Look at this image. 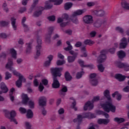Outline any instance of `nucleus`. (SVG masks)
I'll use <instances>...</instances> for the list:
<instances>
[{
  "label": "nucleus",
  "instance_id": "1",
  "mask_svg": "<svg viewBox=\"0 0 129 129\" xmlns=\"http://www.w3.org/2000/svg\"><path fill=\"white\" fill-rule=\"evenodd\" d=\"M14 66V62L12 58H9L7 63L6 64V69H9L10 71H11L13 73L14 75L15 76H18L19 77V80L16 82V86L17 87H21L22 86V82H26V79L21 73L18 72L14 69L13 67Z\"/></svg>",
  "mask_w": 129,
  "mask_h": 129
},
{
  "label": "nucleus",
  "instance_id": "2",
  "mask_svg": "<svg viewBox=\"0 0 129 129\" xmlns=\"http://www.w3.org/2000/svg\"><path fill=\"white\" fill-rule=\"evenodd\" d=\"M104 96L107 98L108 101L104 104H101L102 108L106 111V112H115L116 108L114 105L112 104V100L110 97V94L109 90H106L103 92Z\"/></svg>",
  "mask_w": 129,
  "mask_h": 129
},
{
  "label": "nucleus",
  "instance_id": "3",
  "mask_svg": "<svg viewBox=\"0 0 129 129\" xmlns=\"http://www.w3.org/2000/svg\"><path fill=\"white\" fill-rule=\"evenodd\" d=\"M63 70V68H52L51 69V72L53 75V83L52 84V88H59L60 87V83L57 79V76L60 77L61 76V72Z\"/></svg>",
  "mask_w": 129,
  "mask_h": 129
},
{
  "label": "nucleus",
  "instance_id": "4",
  "mask_svg": "<svg viewBox=\"0 0 129 129\" xmlns=\"http://www.w3.org/2000/svg\"><path fill=\"white\" fill-rule=\"evenodd\" d=\"M99 99V96H97L94 97L91 101H89L85 103V105L84 106V109L85 110H91V109H93V107H94L93 103L96 102V101H98Z\"/></svg>",
  "mask_w": 129,
  "mask_h": 129
},
{
  "label": "nucleus",
  "instance_id": "5",
  "mask_svg": "<svg viewBox=\"0 0 129 129\" xmlns=\"http://www.w3.org/2000/svg\"><path fill=\"white\" fill-rule=\"evenodd\" d=\"M86 117L88 118H94L95 117H96V115L94 114H92L91 113H85L82 115H78L77 118L74 119V122H81L82 118H85Z\"/></svg>",
  "mask_w": 129,
  "mask_h": 129
},
{
  "label": "nucleus",
  "instance_id": "6",
  "mask_svg": "<svg viewBox=\"0 0 129 129\" xmlns=\"http://www.w3.org/2000/svg\"><path fill=\"white\" fill-rule=\"evenodd\" d=\"M42 49V40L40 37H37L36 45V54L34 56L35 59L39 58L41 56V49Z\"/></svg>",
  "mask_w": 129,
  "mask_h": 129
},
{
  "label": "nucleus",
  "instance_id": "7",
  "mask_svg": "<svg viewBox=\"0 0 129 129\" xmlns=\"http://www.w3.org/2000/svg\"><path fill=\"white\" fill-rule=\"evenodd\" d=\"M84 13H85V10H78L75 11L71 18L72 22L74 24H78V19H77V16H80V15H82Z\"/></svg>",
  "mask_w": 129,
  "mask_h": 129
},
{
  "label": "nucleus",
  "instance_id": "8",
  "mask_svg": "<svg viewBox=\"0 0 129 129\" xmlns=\"http://www.w3.org/2000/svg\"><path fill=\"white\" fill-rule=\"evenodd\" d=\"M69 18V16H68V14H63L62 15L61 18H58L57 19V23L59 24L60 23V26L61 27H66V26H67L69 25V23L68 22H64V21H67L68 19Z\"/></svg>",
  "mask_w": 129,
  "mask_h": 129
},
{
  "label": "nucleus",
  "instance_id": "9",
  "mask_svg": "<svg viewBox=\"0 0 129 129\" xmlns=\"http://www.w3.org/2000/svg\"><path fill=\"white\" fill-rule=\"evenodd\" d=\"M52 2L54 3V4L55 6H59V5H61L63 3V0H49V1L46 2L45 6V10L52 8V4H51Z\"/></svg>",
  "mask_w": 129,
  "mask_h": 129
},
{
  "label": "nucleus",
  "instance_id": "10",
  "mask_svg": "<svg viewBox=\"0 0 129 129\" xmlns=\"http://www.w3.org/2000/svg\"><path fill=\"white\" fill-rule=\"evenodd\" d=\"M106 53H107V50H103L100 52V56L98 57L97 62L99 64L100 63H102L106 60Z\"/></svg>",
  "mask_w": 129,
  "mask_h": 129
},
{
  "label": "nucleus",
  "instance_id": "11",
  "mask_svg": "<svg viewBox=\"0 0 129 129\" xmlns=\"http://www.w3.org/2000/svg\"><path fill=\"white\" fill-rule=\"evenodd\" d=\"M69 53H71V55H73V56H69L68 57V61L69 63H72L75 61V59H76V57H77V55H78V52H75L74 51L71 50L69 51Z\"/></svg>",
  "mask_w": 129,
  "mask_h": 129
},
{
  "label": "nucleus",
  "instance_id": "12",
  "mask_svg": "<svg viewBox=\"0 0 129 129\" xmlns=\"http://www.w3.org/2000/svg\"><path fill=\"white\" fill-rule=\"evenodd\" d=\"M126 46H127V39L125 37H123L121 39L120 43H119V48L124 49L126 48Z\"/></svg>",
  "mask_w": 129,
  "mask_h": 129
},
{
  "label": "nucleus",
  "instance_id": "13",
  "mask_svg": "<svg viewBox=\"0 0 129 129\" xmlns=\"http://www.w3.org/2000/svg\"><path fill=\"white\" fill-rule=\"evenodd\" d=\"M53 31H54V27H50L48 28V33L45 35V40L46 42H49L50 40V38H51V35H52V33H53Z\"/></svg>",
  "mask_w": 129,
  "mask_h": 129
},
{
  "label": "nucleus",
  "instance_id": "14",
  "mask_svg": "<svg viewBox=\"0 0 129 129\" xmlns=\"http://www.w3.org/2000/svg\"><path fill=\"white\" fill-rule=\"evenodd\" d=\"M78 62L81 67H88V68H90V69H93V68H94V66L93 64H89L87 66L84 64V61L82 59H79Z\"/></svg>",
  "mask_w": 129,
  "mask_h": 129
},
{
  "label": "nucleus",
  "instance_id": "15",
  "mask_svg": "<svg viewBox=\"0 0 129 129\" xmlns=\"http://www.w3.org/2000/svg\"><path fill=\"white\" fill-rule=\"evenodd\" d=\"M12 113H14V116H16L17 115V113H16V111L12 110L10 112V117H9V119H10L11 121H12L13 122H14L15 124H18V121H17V119L15 118V117L13 118V114Z\"/></svg>",
  "mask_w": 129,
  "mask_h": 129
},
{
  "label": "nucleus",
  "instance_id": "16",
  "mask_svg": "<svg viewBox=\"0 0 129 129\" xmlns=\"http://www.w3.org/2000/svg\"><path fill=\"white\" fill-rule=\"evenodd\" d=\"M11 25L14 31H17L18 30V25L16 23L17 19L15 17H12L11 19Z\"/></svg>",
  "mask_w": 129,
  "mask_h": 129
},
{
  "label": "nucleus",
  "instance_id": "17",
  "mask_svg": "<svg viewBox=\"0 0 129 129\" xmlns=\"http://www.w3.org/2000/svg\"><path fill=\"white\" fill-rule=\"evenodd\" d=\"M84 21L86 24H91L93 22V20L92 19V16H85L83 18Z\"/></svg>",
  "mask_w": 129,
  "mask_h": 129
},
{
  "label": "nucleus",
  "instance_id": "18",
  "mask_svg": "<svg viewBox=\"0 0 129 129\" xmlns=\"http://www.w3.org/2000/svg\"><path fill=\"white\" fill-rule=\"evenodd\" d=\"M8 52L11 54L13 59H17V51L14 48H10L8 50Z\"/></svg>",
  "mask_w": 129,
  "mask_h": 129
},
{
  "label": "nucleus",
  "instance_id": "19",
  "mask_svg": "<svg viewBox=\"0 0 129 129\" xmlns=\"http://www.w3.org/2000/svg\"><path fill=\"white\" fill-rule=\"evenodd\" d=\"M1 89L3 91H0V94H2L3 92V93H6L7 91H9V89L7 88V86L4 83H2L1 84Z\"/></svg>",
  "mask_w": 129,
  "mask_h": 129
},
{
  "label": "nucleus",
  "instance_id": "20",
  "mask_svg": "<svg viewBox=\"0 0 129 129\" xmlns=\"http://www.w3.org/2000/svg\"><path fill=\"white\" fill-rule=\"evenodd\" d=\"M46 97H41L39 98V104L40 106H45L46 105Z\"/></svg>",
  "mask_w": 129,
  "mask_h": 129
},
{
  "label": "nucleus",
  "instance_id": "21",
  "mask_svg": "<svg viewBox=\"0 0 129 129\" xmlns=\"http://www.w3.org/2000/svg\"><path fill=\"white\" fill-rule=\"evenodd\" d=\"M109 121H110L109 119H99L98 120L99 124H107Z\"/></svg>",
  "mask_w": 129,
  "mask_h": 129
},
{
  "label": "nucleus",
  "instance_id": "22",
  "mask_svg": "<svg viewBox=\"0 0 129 129\" xmlns=\"http://www.w3.org/2000/svg\"><path fill=\"white\" fill-rule=\"evenodd\" d=\"M81 52L82 54H81V57H87V51H86V48L85 47H82L81 48Z\"/></svg>",
  "mask_w": 129,
  "mask_h": 129
},
{
  "label": "nucleus",
  "instance_id": "23",
  "mask_svg": "<svg viewBox=\"0 0 129 129\" xmlns=\"http://www.w3.org/2000/svg\"><path fill=\"white\" fill-rule=\"evenodd\" d=\"M22 103H23V104H27L29 101V97H28V95L27 94H22Z\"/></svg>",
  "mask_w": 129,
  "mask_h": 129
},
{
  "label": "nucleus",
  "instance_id": "24",
  "mask_svg": "<svg viewBox=\"0 0 129 129\" xmlns=\"http://www.w3.org/2000/svg\"><path fill=\"white\" fill-rule=\"evenodd\" d=\"M115 78L119 81H123L125 79V76H122L120 74H117L115 75Z\"/></svg>",
  "mask_w": 129,
  "mask_h": 129
},
{
  "label": "nucleus",
  "instance_id": "25",
  "mask_svg": "<svg viewBox=\"0 0 129 129\" xmlns=\"http://www.w3.org/2000/svg\"><path fill=\"white\" fill-rule=\"evenodd\" d=\"M26 46V53L30 54V53L32 52V43L30 42L29 43H27Z\"/></svg>",
  "mask_w": 129,
  "mask_h": 129
},
{
  "label": "nucleus",
  "instance_id": "26",
  "mask_svg": "<svg viewBox=\"0 0 129 129\" xmlns=\"http://www.w3.org/2000/svg\"><path fill=\"white\" fill-rule=\"evenodd\" d=\"M112 97H115V96H116V99L118 101L121 100V95L118 93V92H115L112 94Z\"/></svg>",
  "mask_w": 129,
  "mask_h": 129
},
{
  "label": "nucleus",
  "instance_id": "27",
  "mask_svg": "<svg viewBox=\"0 0 129 129\" xmlns=\"http://www.w3.org/2000/svg\"><path fill=\"white\" fill-rule=\"evenodd\" d=\"M114 64L116 67H117L118 68H124V65L125 64L119 61H116Z\"/></svg>",
  "mask_w": 129,
  "mask_h": 129
},
{
  "label": "nucleus",
  "instance_id": "28",
  "mask_svg": "<svg viewBox=\"0 0 129 129\" xmlns=\"http://www.w3.org/2000/svg\"><path fill=\"white\" fill-rule=\"evenodd\" d=\"M117 55L120 59H122V58H124L125 56V52L122 50H120L117 52Z\"/></svg>",
  "mask_w": 129,
  "mask_h": 129
},
{
  "label": "nucleus",
  "instance_id": "29",
  "mask_svg": "<svg viewBox=\"0 0 129 129\" xmlns=\"http://www.w3.org/2000/svg\"><path fill=\"white\" fill-rule=\"evenodd\" d=\"M64 77L66 78V80L67 81H70L71 79H72V77L71 75H70V74L68 73V72H67L64 74Z\"/></svg>",
  "mask_w": 129,
  "mask_h": 129
},
{
  "label": "nucleus",
  "instance_id": "30",
  "mask_svg": "<svg viewBox=\"0 0 129 129\" xmlns=\"http://www.w3.org/2000/svg\"><path fill=\"white\" fill-rule=\"evenodd\" d=\"M14 91L15 89L14 88H12L10 91V97L11 101H14V100H15V97H14V96H13V94L14 93Z\"/></svg>",
  "mask_w": 129,
  "mask_h": 129
},
{
  "label": "nucleus",
  "instance_id": "31",
  "mask_svg": "<svg viewBox=\"0 0 129 129\" xmlns=\"http://www.w3.org/2000/svg\"><path fill=\"white\" fill-rule=\"evenodd\" d=\"M65 92H67V87L66 86H63L59 91V94L60 95H65Z\"/></svg>",
  "mask_w": 129,
  "mask_h": 129
},
{
  "label": "nucleus",
  "instance_id": "32",
  "mask_svg": "<svg viewBox=\"0 0 129 129\" xmlns=\"http://www.w3.org/2000/svg\"><path fill=\"white\" fill-rule=\"evenodd\" d=\"M33 111L32 110L29 109L27 111V118H32L33 117Z\"/></svg>",
  "mask_w": 129,
  "mask_h": 129
},
{
  "label": "nucleus",
  "instance_id": "33",
  "mask_svg": "<svg viewBox=\"0 0 129 129\" xmlns=\"http://www.w3.org/2000/svg\"><path fill=\"white\" fill-rule=\"evenodd\" d=\"M85 45H89V46H91V45H93L94 44V41L90 40V39H87L84 41Z\"/></svg>",
  "mask_w": 129,
  "mask_h": 129
},
{
  "label": "nucleus",
  "instance_id": "34",
  "mask_svg": "<svg viewBox=\"0 0 129 129\" xmlns=\"http://www.w3.org/2000/svg\"><path fill=\"white\" fill-rule=\"evenodd\" d=\"M94 13L97 15V16H104V15H105V12H104V11H103V10H100L99 11H95Z\"/></svg>",
  "mask_w": 129,
  "mask_h": 129
},
{
  "label": "nucleus",
  "instance_id": "35",
  "mask_svg": "<svg viewBox=\"0 0 129 129\" xmlns=\"http://www.w3.org/2000/svg\"><path fill=\"white\" fill-rule=\"evenodd\" d=\"M90 83H91L93 86H96V85L98 84V81L96 79L90 80Z\"/></svg>",
  "mask_w": 129,
  "mask_h": 129
},
{
  "label": "nucleus",
  "instance_id": "36",
  "mask_svg": "<svg viewBox=\"0 0 129 129\" xmlns=\"http://www.w3.org/2000/svg\"><path fill=\"white\" fill-rule=\"evenodd\" d=\"M72 3H66L64 5V9L66 10H69V9H71V8L72 7Z\"/></svg>",
  "mask_w": 129,
  "mask_h": 129
},
{
  "label": "nucleus",
  "instance_id": "37",
  "mask_svg": "<svg viewBox=\"0 0 129 129\" xmlns=\"http://www.w3.org/2000/svg\"><path fill=\"white\" fill-rule=\"evenodd\" d=\"M114 121H116V122H118V123H121V122H123L124 121V119L123 118H118V117H115L114 119Z\"/></svg>",
  "mask_w": 129,
  "mask_h": 129
},
{
  "label": "nucleus",
  "instance_id": "38",
  "mask_svg": "<svg viewBox=\"0 0 129 129\" xmlns=\"http://www.w3.org/2000/svg\"><path fill=\"white\" fill-rule=\"evenodd\" d=\"M115 30H116V31H117V32L120 33V34H121V35H123V34L124 33V31L123 30V29H122V28H121L119 26L116 27Z\"/></svg>",
  "mask_w": 129,
  "mask_h": 129
},
{
  "label": "nucleus",
  "instance_id": "39",
  "mask_svg": "<svg viewBox=\"0 0 129 129\" xmlns=\"http://www.w3.org/2000/svg\"><path fill=\"white\" fill-rule=\"evenodd\" d=\"M97 114H103V115H104L105 117L106 118H108L109 117V115L107 114V113H105L102 111H98L97 112Z\"/></svg>",
  "mask_w": 129,
  "mask_h": 129
},
{
  "label": "nucleus",
  "instance_id": "40",
  "mask_svg": "<svg viewBox=\"0 0 129 129\" xmlns=\"http://www.w3.org/2000/svg\"><path fill=\"white\" fill-rule=\"evenodd\" d=\"M67 45H68V47L64 48V50L66 51H70V50H72V49H73L72 45H71V44H70V42L67 41Z\"/></svg>",
  "mask_w": 129,
  "mask_h": 129
},
{
  "label": "nucleus",
  "instance_id": "41",
  "mask_svg": "<svg viewBox=\"0 0 129 129\" xmlns=\"http://www.w3.org/2000/svg\"><path fill=\"white\" fill-rule=\"evenodd\" d=\"M66 61L64 60V59H58L56 61V65L57 66H61V65H63V64H65Z\"/></svg>",
  "mask_w": 129,
  "mask_h": 129
},
{
  "label": "nucleus",
  "instance_id": "42",
  "mask_svg": "<svg viewBox=\"0 0 129 129\" xmlns=\"http://www.w3.org/2000/svg\"><path fill=\"white\" fill-rule=\"evenodd\" d=\"M10 78H12V74L10 73L9 72H7L5 73V79L6 80H9Z\"/></svg>",
  "mask_w": 129,
  "mask_h": 129
},
{
  "label": "nucleus",
  "instance_id": "43",
  "mask_svg": "<svg viewBox=\"0 0 129 129\" xmlns=\"http://www.w3.org/2000/svg\"><path fill=\"white\" fill-rule=\"evenodd\" d=\"M122 7L124 9H126V10H129V4L126 2H122Z\"/></svg>",
  "mask_w": 129,
  "mask_h": 129
},
{
  "label": "nucleus",
  "instance_id": "44",
  "mask_svg": "<svg viewBox=\"0 0 129 129\" xmlns=\"http://www.w3.org/2000/svg\"><path fill=\"white\" fill-rule=\"evenodd\" d=\"M26 17H23L22 20V24L25 30L26 29H28V25L25 24V22H26Z\"/></svg>",
  "mask_w": 129,
  "mask_h": 129
},
{
  "label": "nucleus",
  "instance_id": "45",
  "mask_svg": "<svg viewBox=\"0 0 129 129\" xmlns=\"http://www.w3.org/2000/svg\"><path fill=\"white\" fill-rule=\"evenodd\" d=\"M84 74V72H79L76 75V78L77 79H80L82 77V75Z\"/></svg>",
  "mask_w": 129,
  "mask_h": 129
},
{
  "label": "nucleus",
  "instance_id": "46",
  "mask_svg": "<svg viewBox=\"0 0 129 129\" xmlns=\"http://www.w3.org/2000/svg\"><path fill=\"white\" fill-rule=\"evenodd\" d=\"M104 69V67L102 64L98 65V69L100 72H103Z\"/></svg>",
  "mask_w": 129,
  "mask_h": 129
},
{
  "label": "nucleus",
  "instance_id": "47",
  "mask_svg": "<svg viewBox=\"0 0 129 129\" xmlns=\"http://www.w3.org/2000/svg\"><path fill=\"white\" fill-rule=\"evenodd\" d=\"M25 127L26 129L31 128V127H32V125L29 122H25Z\"/></svg>",
  "mask_w": 129,
  "mask_h": 129
},
{
  "label": "nucleus",
  "instance_id": "48",
  "mask_svg": "<svg viewBox=\"0 0 129 129\" xmlns=\"http://www.w3.org/2000/svg\"><path fill=\"white\" fill-rule=\"evenodd\" d=\"M7 25H9V22L4 21H0V27H5V26H7Z\"/></svg>",
  "mask_w": 129,
  "mask_h": 129
},
{
  "label": "nucleus",
  "instance_id": "49",
  "mask_svg": "<svg viewBox=\"0 0 129 129\" xmlns=\"http://www.w3.org/2000/svg\"><path fill=\"white\" fill-rule=\"evenodd\" d=\"M42 14V10H39L38 11H36L34 13V17H39V16L41 15Z\"/></svg>",
  "mask_w": 129,
  "mask_h": 129
},
{
  "label": "nucleus",
  "instance_id": "50",
  "mask_svg": "<svg viewBox=\"0 0 129 129\" xmlns=\"http://www.w3.org/2000/svg\"><path fill=\"white\" fill-rule=\"evenodd\" d=\"M96 77V74L95 73H93V74H91L90 75V80H93L94 79H96V78H95Z\"/></svg>",
  "mask_w": 129,
  "mask_h": 129
},
{
  "label": "nucleus",
  "instance_id": "51",
  "mask_svg": "<svg viewBox=\"0 0 129 129\" xmlns=\"http://www.w3.org/2000/svg\"><path fill=\"white\" fill-rule=\"evenodd\" d=\"M29 105L30 108H34V105H35V103H34V101L32 100L29 101Z\"/></svg>",
  "mask_w": 129,
  "mask_h": 129
},
{
  "label": "nucleus",
  "instance_id": "52",
  "mask_svg": "<svg viewBox=\"0 0 129 129\" xmlns=\"http://www.w3.org/2000/svg\"><path fill=\"white\" fill-rule=\"evenodd\" d=\"M3 8L4 11L6 12H9V8L7 7V4L6 3H4L3 5Z\"/></svg>",
  "mask_w": 129,
  "mask_h": 129
},
{
  "label": "nucleus",
  "instance_id": "53",
  "mask_svg": "<svg viewBox=\"0 0 129 129\" xmlns=\"http://www.w3.org/2000/svg\"><path fill=\"white\" fill-rule=\"evenodd\" d=\"M19 111L21 112V113H26V112H27V110L23 107L20 108Z\"/></svg>",
  "mask_w": 129,
  "mask_h": 129
},
{
  "label": "nucleus",
  "instance_id": "54",
  "mask_svg": "<svg viewBox=\"0 0 129 129\" xmlns=\"http://www.w3.org/2000/svg\"><path fill=\"white\" fill-rule=\"evenodd\" d=\"M41 82L43 85H48V80L46 79H43L42 80Z\"/></svg>",
  "mask_w": 129,
  "mask_h": 129
},
{
  "label": "nucleus",
  "instance_id": "55",
  "mask_svg": "<svg viewBox=\"0 0 129 129\" xmlns=\"http://www.w3.org/2000/svg\"><path fill=\"white\" fill-rule=\"evenodd\" d=\"M50 65H51V62L49 61V60H46L44 62V66H45V67H48Z\"/></svg>",
  "mask_w": 129,
  "mask_h": 129
},
{
  "label": "nucleus",
  "instance_id": "56",
  "mask_svg": "<svg viewBox=\"0 0 129 129\" xmlns=\"http://www.w3.org/2000/svg\"><path fill=\"white\" fill-rule=\"evenodd\" d=\"M57 57L59 59H61V60H64V55L60 53L57 54Z\"/></svg>",
  "mask_w": 129,
  "mask_h": 129
},
{
  "label": "nucleus",
  "instance_id": "57",
  "mask_svg": "<svg viewBox=\"0 0 129 129\" xmlns=\"http://www.w3.org/2000/svg\"><path fill=\"white\" fill-rule=\"evenodd\" d=\"M43 89H44V86H43V84H42V83H40L39 86V91L42 92V91H43Z\"/></svg>",
  "mask_w": 129,
  "mask_h": 129
},
{
  "label": "nucleus",
  "instance_id": "58",
  "mask_svg": "<svg viewBox=\"0 0 129 129\" xmlns=\"http://www.w3.org/2000/svg\"><path fill=\"white\" fill-rule=\"evenodd\" d=\"M48 20L51 22L54 21L55 20V18L54 16H49L48 17Z\"/></svg>",
  "mask_w": 129,
  "mask_h": 129
},
{
  "label": "nucleus",
  "instance_id": "59",
  "mask_svg": "<svg viewBox=\"0 0 129 129\" xmlns=\"http://www.w3.org/2000/svg\"><path fill=\"white\" fill-rule=\"evenodd\" d=\"M26 11H27V9H26V8L24 7L20 8L19 12L21 14H23V13H24V12H26Z\"/></svg>",
  "mask_w": 129,
  "mask_h": 129
},
{
  "label": "nucleus",
  "instance_id": "60",
  "mask_svg": "<svg viewBox=\"0 0 129 129\" xmlns=\"http://www.w3.org/2000/svg\"><path fill=\"white\" fill-rule=\"evenodd\" d=\"M96 35V32L95 31H92L90 33V36L91 37V38H93L95 37V35Z\"/></svg>",
  "mask_w": 129,
  "mask_h": 129
},
{
  "label": "nucleus",
  "instance_id": "61",
  "mask_svg": "<svg viewBox=\"0 0 129 129\" xmlns=\"http://www.w3.org/2000/svg\"><path fill=\"white\" fill-rule=\"evenodd\" d=\"M64 109L62 108H60L58 111V114H63V113H64Z\"/></svg>",
  "mask_w": 129,
  "mask_h": 129
},
{
  "label": "nucleus",
  "instance_id": "62",
  "mask_svg": "<svg viewBox=\"0 0 129 129\" xmlns=\"http://www.w3.org/2000/svg\"><path fill=\"white\" fill-rule=\"evenodd\" d=\"M48 61H50L51 62V61L53 60V58H54V56L52 55H49L47 56Z\"/></svg>",
  "mask_w": 129,
  "mask_h": 129
},
{
  "label": "nucleus",
  "instance_id": "63",
  "mask_svg": "<svg viewBox=\"0 0 129 129\" xmlns=\"http://www.w3.org/2000/svg\"><path fill=\"white\" fill-rule=\"evenodd\" d=\"M123 68H124L125 71H129V65L128 64H125Z\"/></svg>",
  "mask_w": 129,
  "mask_h": 129
},
{
  "label": "nucleus",
  "instance_id": "64",
  "mask_svg": "<svg viewBox=\"0 0 129 129\" xmlns=\"http://www.w3.org/2000/svg\"><path fill=\"white\" fill-rule=\"evenodd\" d=\"M123 91H124V92H129V86H127L124 87L123 89Z\"/></svg>",
  "mask_w": 129,
  "mask_h": 129
}]
</instances>
